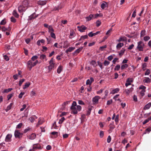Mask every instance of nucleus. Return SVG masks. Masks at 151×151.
Listing matches in <instances>:
<instances>
[{
    "label": "nucleus",
    "mask_w": 151,
    "mask_h": 151,
    "mask_svg": "<svg viewBox=\"0 0 151 151\" xmlns=\"http://www.w3.org/2000/svg\"><path fill=\"white\" fill-rule=\"evenodd\" d=\"M29 1L27 0H24L22 2V4L18 7V11L20 12L25 11L29 7Z\"/></svg>",
    "instance_id": "obj_1"
},
{
    "label": "nucleus",
    "mask_w": 151,
    "mask_h": 151,
    "mask_svg": "<svg viewBox=\"0 0 151 151\" xmlns=\"http://www.w3.org/2000/svg\"><path fill=\"white\" fill-rule=\"evenodd\" d=\"M49 65L48 66V69L49 72H50L53 69L55 66H56L54 63L53 58H52L49 62Z\"/></svg>",
    "instance_id": "obj_2"
},
{
    "label": "nucleus",
    "mask_w": 151,
    "mask_h": 151,
    "mask_svg": "<svg viewBox=\"0 0 151 151\" xmlns=\"http://www.w3.org/2000/svg\"><path fill=\"white\" fill-rule=\"evenodd\" d=\"M38 61L36 60L35 62H33L32 61L29 60L27 63V66L29 70H31L32 68L35 65L38 63Z\"/></svg>",
    "instance_id": "obj_3"
},
{
    "label": "nucleus",
    "mask_w": 151,
    "mask_h": 151,
    "mask_svg": "<svg viewBox=\"0 0 151 151\" xmlns=\"http://www.w3.org/2000/svg\"><path fill=\"white\" fill-rule=\"evenodd\" d=\"M137 47L139 51H142L145 47V44L142 41H140L137 42Z\"/></svg>",
    "instance_id": "obj_4"
},
{
    "label": "nucleus",
    "mask_w": 151,
    "mask_h": 151,
    "mask_svg": "<svg viewBox=\"0 0 151 151\" xmlns=\"http://www.w3.org/2000/svg\"><path fill=\"white\" fill-rule=\"evenodd\" d=\"M1 30L2 31L5 32L6 35L8 36L10 34V32L11 30V28L9 27L7 28H6L5 27H3L1 28Z\"/></svg>",
    "instance_id": "obj_5"
},
{
    "label": "nucleus",
    "mask_w": 151,
    "mask_h": 151,
    "mask_svg": "<svg viewBox=\"0 0 151 151\" xmlns=\"http://www.w3.org/2000/svg\"><path fill=\"white\" fill-rule=\"evenodd\" d=\"M23 134L21 133L19 131L16 129L14 132V136L16 138L20 139L22 137Z\"/></svg>",
    "instance_id": "obj_6"
},
{
    "label": "nucleus",
    "mask_w": 151,
    "mask_h": 151,
    "mask_svg": "<svg viewBox=\"0 0 151 151\" xmlns=\"http://www.w3.org/2000/svg\"><path fill=\"white\" fill-rule=\"evenodd\" d=\"M101 97L99 96H96L93 97L92 99V101L94 104H96L99 103V100L100 99Z\"/></svg>",
    "instance_id": "obj_7"
},
{
    "label": "nucleus",
    "mask_w": 151,
    "mask_h": 151,
    "mask_svg": "<svg viewBox=\"0 0 151 151\" xmlns=\"http://www.w3.org/2000/svg\"><path fill=\"white\" fill-rule=\"evenodd\" d=\"M42 149L41 146L39 144H34L33 145V150H35L37 149Z\"/></svg>",
    "instance_id": "obj_8"
},
{
    "label": "nucleus",
    "mask_w": 151,
    "mask_h": 151,
    "mask_svg": "<svg viewBox=\"0 0 151 151\" xmlns=\"http://www.w3.org/2000/svg\"><path fill=\"white\" fill-rule=\"evenodd\" d=\"M76 106H71L70 107V109L72 110V112L74 114H77L78 111L76 110Z\"/></svg>",
    "instance_id": "obj_9"
},
{
    "label": "nucleus",
    "mask_w": 151,
    "mask_h": 151,
    "mask_svg": "<svg viewBox=\"0 0 151 151\" xmlns=\"http://www.w3.org/2000/svg\"><path fill=\"white\" fill-rule=\"evenodd\" d=\"M12 137V135L10 134H8L6 136L5 140L6 142H9L11 140V137Z\"/></svg>",
    "instance_id": "obj_10"
},
{
    "label": "nucleus",
    "mask_w": 151,
    "mask_h": 151,
    "mask_svg": "<svg viewBox=\"0 0 151 151\" xmlns=\"http://www.w3.org/2000/svg\"><path fill=\"white\" fill-rule=\"evenodd\" d=\"M43 119L42 118H39L38 121L36 125V127H38L40 125L42 124L43 122Z\"/></svg>",
    "instance_id": "obj_11"
},
{
    "label": "nucleus",
    "mask_w": 151,
    "mask_h": 151,
    "mask_svg": "<svg viewBox=\"0 0 151 151\" xmlns=\"http://www.w3.org/2000/svg\"><path fill=\"white\" fill-rule=\"evenodd\" d=\"M70 102V101H68L63 103L62 105V107L61 108V109L63 110H64L65 108V105L67 104H69Z\"/></svg>",
    "instance_id": "obj_12"
},
{
    "label": "nucleus",
    "mask_w": 151,
    "mask_h": 151,
    "mask_svg": "<svg viewBox=\"0 0 151 151\" xmlns=\"http://www.w3.org/2000/svg\"><path fill=\"white\" fill-rule=\"evenodd\" d=\"M78 27L79 28V30L81 32H83L84 30H86L87 29V27L83 25L81 27L78 26Z\"/></svg>",
    "instance_id": "obj_13"
},
{
    "label": "nucleus",
    "mask_w": 151,
    "mask_h": 151,
    "mask_svg": "<svg viewBox=\"0 0 151 151\" xmlns=\"http://www.w3.org/2000/svg\"><path fill=\"white\" fill-rule=\"evenodd\" d=\"M93 108V106H89L88 108V110L87 111L86 115L87 116H88L90 115L91 111L92 109V108Z\"/></svg>",
    "instance_id": "obj_14"
},
{
    "label": "nucleus",
    "mask_w": 151,
    "mask_h": 151,
    "mask_svg": "<svg viewBox=\"0 0 151 151\" xmlns=\"http://www.w3.org/2000/svg\"><path fill=\"white\" fill-rule=\"evenodd\" d=\"M62 5L60 4L57 6L55 7L53 9V10L54 11L59 10L60 9H62Z\"/></svg>",
    "instance_id": "obj_15"
},
{
    "label": "nucleus",
    "mask_w": 151,
    "mask_h": 151,
    "mask_svg": "<svg viewBox=\"0 0 151 151\" xmlns=\"http://www.w3.org/2000/svg\"><path fill=\"white\" fill-rule=\"evenodd\" d=\"M125 50V49L124 48H122V49L120 50V52L119 53V55L120 58L121 57L124 55Z\"/></svg>",
    "instance_id": "obj_16"
},
{
    "label": "nucleus",
    "mask_w": 151,
    "mask_h": 151,
    "mask_svg": "<svg viewBox=\"0 0 151 151\" xmlns=\"http://www.w3.org/2000/svg\"><path fill=\"white\" fill-rule=\"evenodd\" d=\"M94 17V15L90 14L88 17L86 18L87 21H89L92 18Z\"/></svg>",
    "instance_id": "obj_17"
},
{
    "label": "nucleus",
    "mask_w": 151,
    "mask_h": 151,
    "mask_svg": "<svg viewBox=\"0 0 151 151\" xmlns=\"http://www.w3.org/2000/svg\"><path fill=\"white\" fill-rule=\"evenodd\" d=\"M75 48L74 47H69L68 49H67L65 51V52L67 53L68 52H70L73 50L75 49Z\"/></svg>",
    "instance_id": "obj_18"
},
{
    "label": "nucleus",
    "mask_w": 151,
    "mask_h": 151,
    "mask_svg": "<svg viewBox=\"0 0 151 151\" xmlns=\"http://www.w3.org/2000/svg\"><path fill=\"white\" fill-rule=\"evenodd\" d=\"M151 106V103L150 102L145 105L144 108V110L148 109L150 108Z\"/></svg>",
    "instance_id": "obj_19"
},
{
    "label": "nucleus",
    "mask_w": 151,
    "mask_h": 151,
    "mask_svg": "<svg viewBox=\"0 0 151 151\" xmlns=\"http://www.w3.org/2000/svg\"><path fill=\"white\" fill-rule=\"evenodd\" d=\"M63 66L62 65H60L57 69V71L58 73L60 74L61 71L63 70Z\"/></svg>",
    "instance_id": "obj_20"
},
{
    "label": "nucleus",
    "mask_w": 151,
    "mask_h": 151,
    "mask_svg": "<svg viewBox=\"0 0 151 151\" xmlns=\"http://www.w3.org/2000/svg\"><path fill=\"white\" fill-rule=\"evenodd\" d=\"M133 88H131L129 89H125L124 91V92L126 93L127 95H128L130 92H131L133 90Z\"/></svg>",
    "instance_id": "obj_21"
},
{
    "label": "nucleus",
    "mask_w": 151,
    "mask_h": 151,
    "mask_svg": "<svg viewBox=\"0 0 151 151\" xmlns=\"http://www.w3.org/2000/svg\"><path fill=\"white\" fill-rule=\"evenodd\" d=\"M83 48V47H80L78 49L74 52V55H75V54L77 55L82 50Z\"/></svg>",
    "instance_id": "obj_22"
},
{
    "label": "nucleus",
    "mask_w": 151,
    "mask_h": 151,
    "mask_svg": "<svg viewBox=\"0 0 151 151\" xmlns=\"http://www.w3.org/2000/svg\"><path fill=\"white\" fill-rule=\"evenodd\" d=\"M36 137V135L35 133H32L29 136V138L30 139H34Z\"/></svg>",
    "instance_id": "obj_23"
},
{
    "label": "nucleus",
    "mask_w": 151,
    "mask_h": 151,
    "mask_svg": "<svg viewBox=\"0 0 151 151\" xmlns=\"http://www.w3.org/2000/svg\"><path fill=\"white\" fill-rule=\"evenodd\" d=\"M119 88H116L114 89L113 90L110 92V94H114L117 93L119 91Z\"/></svg>",
    "instance_id": "obj_24"
},
{
    "label": "nucleus",
    "mask_w": 151,
    "mask_h": 151,
    "mask_svg": "<svg viewBox=\"0 0 151 151\" xmlns=\"http://www.w3.org/2000/svg\"><path fill=\"white\" fill-rule=\"evenodd\" d=\"M127 40V38L125 37H121L119 38V39L118 40L119 42L121 41H124Z\"/></svg>",
    "instance_id": "obj_25"
},
{
    "label": "nucleus",
    "mask_w": 151,
    "mask_h": 151,
    "mask_svg": "<svg viewBox=\"0 0 151 151\" xmlns=\"http://www.w3.org/2000/svg\"><path fill=\"white\" fill-rule=\"evenodd\" d=\"M35 13L34 12L29 17V20H32L33 19H35Z\"/></svg>",
    "instance_id": "obj_26"
},
{
    "label": "nucleus",
    "mask_w": 151,
    "mask_h": 151,
    "mask_svg": "<svg viewBox=\"0 0 151 151\" xmlns=\"http://www.w3.org/2000/svg\"><path fill=\"white\" fill-rule=\"evenodd\" d=\"M124 45L123 43H119L116 45V47L118 50H119L120 48Z\"/></svg>",
    "instance_id": "obj_27"
},
{
    "label": "nucleus",
    "mask_w": 151,
    "mask_h": 151,
    "mask_svg": "<svg viewBox=\"0 0 151 151\" xmlns=\"http://www.w3.org/2000/svg\"><path fill=\"white\" fill-rule=\"evenodd\" d=\"M88 38V36L87 35L82 36L79 41L83 40L86 39H87Z\"/></svg>",
    "instance_id": "obj_28"
},
{
    "label": "nucleus",
    "mask_w": 151,
    "mask_h": 151,
    "mask_svg": "<svg viewBox=\"0 0 151 151\" xmlns=\"http://www.w3.org/2000/svg\"><path fill=\"white\" fill-rule=\"evenodd\" d=\"M114 122H113L112 123H111L109 125V127L110 128L109 130H111L115 128V126L114 125Z\"/></svg>",
    "instance_id": "obj_29"
},
{
    "label": "nucleus",
    "mask_w": 151,
    "mask_h": 151,
    "mask_svg": "<svg viewBox=\"0 0 151 151\" xmlns=\"http://www.w3.org/2000/svg\"><path fill=\"white\" fill-rule=\"evenodd\" d=\"M13 105V104L12 103H11L10 104L7 106L6 109H5L6 111V112H7L9 110H10L11 109V107Z\"/></svg>",
    "instance_id": "obj_30"
},
{
    "label": "nucleus",
    "mask_w": 151,
    "mask_h": 151,
    "mask_svg": "<svg viewBox=\"0 0 151 151\" xmlns=\"http://www.w3.org/2000/svg\"><path fill=\"white\" fill-rule=\"evenodd\" d=\"M144 82L148 83L150 82V79L148 77H147L144 80Z\"/></svg>",
    "instance_id": "obj_31"
},
{
    "label": "nucleus",
    "mask_w": 151,
    "mask_h": 151,
    "mask_svg": "<svg viewBox=\"0 0 151 151\" xmlns=\"http://www.w3.org/2000/svg\"><path fill=\"white\" fill-rule=\"evenodd\" d=\"M151 120V117H148L147 119L145 120L144 121L142 124H145L149 122V121Z\"/></svg>",
    "instance_id": "obj_32"
},
{
    "label": "nucleus",
    "mask_w": 151,
    "mask_h": 151,
    "mask_svg": "<svg viewBox=\"0 0 151 151\" xmlns=\"http://www.w3.org/2000/svg\"><path fill=\"white\" fill-rule=\"evenodd\" d=\"M145 30H142L140 33V37H143L145 35Z\"/></svg>",
    "instance_id": "obj_33"
},
{
    "label": "nucleus",
    "mask_w": 151,
    "mask_h": 151,
    "mask_svg": "<svg viewBox=\"0 0 151 151\" xmlns=\"http://www.w3.org/2000/svg\"><path fill=\"white\" fill-rule=\"evenodd\" d=\"M13 14L16 17H17V18L18 17L19 15L17 13V11L16 10H14L13 12Z\"/></svg>",
    "instance_id": "obj_34"
},
{
    "label": "nucleus",
    "mask_w": 151,
    "mask_h": 151,
    "mask_svg": "<svg viewBox=\"0 0 151 151\" xmlns=\"http://www.w3.org/2000/svg\"><path fill=\"white\" fill-rule=\"evenodd\" d=\"M128 67V65L127 64H123L121 66V69L122 70H123L125 68H127Z\"/></svg>",
    "instance_id": "obj_35"
},
{
    "label": "nucleus",
    "mask_w": 151,
    "mask_h": 151,
    "mask_svg": "<svg viewBox=\"0 0 151 151\" xmlns=\"http://www.w3.org/2000/svg\"><path fill=\"white\" fill-rule=\"evenodd\" d=\"M96 35L95 33H93L92 32H89L88 34V36L90 37H92Z\"/></svg>",
    "instance_id": "obj_36"
},
{
    "label": "nucleus",
    "mask_w": 151,
    "mask_h": 151,
    "mask_svg": "<svg viewBox=\"0 0 151 151\" xmlns=\"http://www.w3.org/2000/svg\"><path fill=\"white\" fill-rule=\"evenodd\" d=\"M98 65L100 67L101 69H102L103 68V64L101 62H99V61H98L97 62Z\"/></svg>",
    "instance_id": "obj_37"
},
{
    "label": "nucleus",
    "mask_w": 151,
    "mask_h": 151,
    "mask_svg": "<svg viewBox=\"0 0 151 151\" xmlns=\"http://www.w3.org/2000/svg\"><path fill=\"white\" fill-rule=\"evenodd\" d=\"M38 57L37 55H35L32 57L31 58V60L33 61H35V60H36L38 58Z\"/></svg>",
    "instance_id": "obj_38"
},
{
    "label": "nucleus",
    "mask_w": 151,
    "mask_h": 151,
    "mask_svg": "<svg viewBox=\"0 0 151 151\" xmlns=\"http://www.w3.org/2000/svg\"><path fill=\"white\" fill-rule=\"evenodd\" d=\"M151 131V128H147L146 129L144 134H146L147 133H148Z\"/></svg>",
    "instance_id": "obj_39"
},
{
    "label": "nucleus",
    "mask_w": 151,
    "mask_h": 151,
    "mask_svg": "<svg viewBox=\"0 0 151 151\" xmlns=\"http://www.w3.org/2000/svg\"><path fill=\"white\" fill-rule=\"evenodd\" d=\"M65 120V118L64 117H63L61 118L60 119L58 123L59 124H61L63 122L64 120Z\"/></svg>",
    "instance_id": "obj_40"
},
{
    "label": "nucleus",
    "mask_w": 151,
    "mask_h": 151,
    "mask_svg": "<svg viewBox=\"0 0 151 151\" xmlns=\"http://www.w3.org/2000/svg\"><path fill=\"white\" fill-rule=\"evenodd\" d=\"M12 90V88H9L8 89H5L4 91H3V93H8V92L11 91Z\"/></svg>",
    "instance_id": "obj_41"
},
{
    "label": "nucleus",
    "mask_w": 151,
    "mask_h": 151,
    "mask_svg": "<svg viewBox=\"0 0 151 151\" xmlns=\"http://www.w3.org/2000/svg\"><path fill=\"white\" fill-rule=\"evenodd\" d=\"M91 63L94 67H96V63L95 60H92L91 62Z\"/></svg>",
    "instance_id": "obj_42"
},
{
    "label": "nucleus",
    "mask_w": 151,
    "mask_h": 151,
    "mask_svg": "<svg viewBox=\"0 0 151 151\" xmlns=\"http://www.w3.org/2000/svg\"><path fill=\"white\" fill-rule=\"evenodd\" d=\"M30 85V83H26L24 85V86L23 87V89H25L28 88Z\"/></svg>",
    "instance_id": "obj_43"
},
{
    "label": "nucleus",
    "mask_w": 151,
    "mask_h": 151,
    "mask_svg": "<svg viewBox=\"0 0 151 151\" xmlns=\"http://www.w3.org/2000/svg\"><path fill=\"white\" fill-rule=\"evenodd\" d=\"M119 118V115H117L116 116V118H115V121L116 122V124H117L116 123H117L118 122Z\"/></svg>",
    "instance_id": "obj_44"
},
{
    "label": "nucleus",
    "mask_w": 151,
    "mask_h": 151,
    "mask_svg": "<svg viewBox=\"0 0 151 151\" xmlns=\"http://www.w3.org/2000/svg\"><path fill=\"white\" fill-rule=\"evenodd\" d=\"M51 134L52 135H55V137H56L58 136V133L56 132H53L51 133Z\"/></svg>",
    "instance_id": "obj_45"
},
{
    "label": "nucleus",
    "mask_w": 151,
    "mask_h": 151,
    "mask_svg": "<svg viewBox=\"0 0 151 151\" xmlns=\"http://www.w3.org/2000/svg\"><path fill=\"white\" fill-rule=\"evenodd\" d=\"M29 120L32 123L34 122L35 120V118L32 116L29 118Z\"/></svg>",
    "instance_id": "obj_46"
},
{
    "label": "nucleus",
    "mask_w": 151,
    "mask_h": 151,
    "mask_svg": "<svg viewBox=\"0 0 151 151\" xmlns=\"http://www.w3.org/2000/svg\"><path fill=\"white\" fill-rule=\"evenodd\" d=\"M120 68V65H118L116 66V67L114 68V70L118 71L119 70Z\"/></svg>",
    "instance_id": "obj_47"
},
{
    "label": "nucleus",
    "mask_w": 151,
    "mask_h": 151,
    "mask_svg": "<svg viewBox=\"0 0 151 151\" xmlns=\"http://www.w3.org/2000/svg\"><path fill=\"white\" fill-rule=\"evenodd\" d=\"M104 132L101 131L100 132L99 136L100 137L102 138L104 136Z\"/></svg>",
    "instance_id": "obj_48"
},
{
    "label": "nucleus",
    "mask_w": 151,
    "mask_h": 151,
    "mask_svg": "<svg viewBox=\"0 0 151 151\" xmlns=\"http://www.w3.org/2000/svg\"><path fill=\"white\" fill-rule=\"evenodd\" d=\"M24 81V79H21L19 81V85L21 86L22 84V83Z\"/></svg>",
    "instance_id": "obj_49"
},
{
    "label": "nucleus",
    "mask_w": 151,
    "mask_h": 151,
    "mask_svg": "<svg viewBox=\"0 0 151 151\" xmlns=\"http://www.w3.org/2000/svg\"><path fill=\"white\" fill-rule=\"evenodd\" d=\"M109 64L110 62L106 60H105L104 63V64L105 66H107Z\"/></svg>",
    "instance_id": "obj_50"
},
{
    "label": "nucleus",
    "mask_w": 151,
    "mask_h": 151,
    "mask_svg": "<svg viewBox=\"0 0 151 151\" xmlns=\"http://www.w3.org/2000/svg\"><path fill=\"white\" fill-rule=\"evenodd\" d=\"M46 58V56L45 55L42 54L40 56V58L41 60H43Z\"/></svg>",
    "instance_id": "obj_51"
},
{
    "label": "nucleus",
    "mask_w": 151,
    "mask_h": 151,
    "mask_svg": "<svg viewBox=\"0 0 151 151\" xmlns=\"http://www.w3.org/2000/svg\"><path fill=\"white\" fill-rule=\"evenodd\" d=\"M23 124L22 123H20L17 125L16 127V128L20 129L22 126Z\"/></svg>",
    "instance_id": "obj_52"
},
{
    "label": "nucleus",
    "mask_w": 151,
    "mask_h": 151,
    "mask_svg": "<svg viewBox=\"0 0 151 151\" xmlns=\"http://www.w3.org/2000/svg\"><path fill=\"white\" fill-rule=\"evenodd\" d=\"M150 73V70L149 69H147L145 73V75H149Z\"/></svg>",
    "instance_id": "obj_53"
},
{
    "label": "nucleus",
    "mask_w": 151,
    "mask_h": 151,
    "mask_svg": "<svg viewBox=\"0 0 151 151\" xmlns=\"http://www.w3.org/2000/svg\"><path fill=\"white\" fill-rule=\"evenodd\" d=\"M48 29L49 31V32L54 31V30L52 28V27L51 26H49V27H48Z\"/></svg>",
    "instance_id": "obj_54"
},
{
    "label": "nucleus",
    "mask_w": 151,
    "mask_h": 151,
    "mask_svg": "<svg viewBox=\"0 0 151 151\" xmlns=\"http://www.w3.org/2000/svg\"><path fill=\"white\" fill-rule=\"evenodd\" d=\"M133 79L132 78H129L126 81V82H129L130 83L133 82Z\"/></svg>",
    "instance_id": "obj_55"
},
{
    "label": "nucleus",
    "mask_w": 151,
    "mask_h": 151,
    "mask_svg": "<svg viewBox=\"0 0 151 151\" xmlns=\"http://www.w3.org/2000/svg\"><path fill=\"white\" fill-rule=\"evenodd\" d=\"M150 39V37L149 36H146L144 37V40L145 41H147Z\"/></svg>",
    "instance_id": "obj_56"
},
{
    "label": "nucleus",
    "mask_w": 151,
    "mask_h": 151,
    "mask_svg": "<svg viewBox=\"0 0 151 151\" xmlns=\"http://www.w3.org/2000/svg\"><path fill=\"white\" fill-rule=\"evenodd\" d=\"M82 107L80 105H77V111H81V109Z\"/></svg>",
    "instance_id": "obj_57"
},
{
    "label": "nucleus",
    "mask_w": 151,
    "mask_h": 151,
    "mask_svg": "<svg viewBox=\"0 0 151 151\" xmlns=\"http://www.w3.org/2000/svg\"><path fill=\"white\" fill-rule=\"evenodd\" d=\"M50 36L52 38H53L54 39H55V38H56L55 35L54 33H53L52 32H50Z\"/></svg>",
    "instance_id": "obj_58"
},
{
    "label": "nucleus",
    "mask_w": 151,
    "mask_h": 151,
    "mask_svg": "<svg viewBox=\"0 0 151 151\" xmlns=\"http://www.w3.org/2000/svg\"><path fill=\"white\" fill-rule=\"evenodd\" d=\"M6 23L5 20L4 19L2 20L0 23V25H4Z\"/></svg>",
    "instance_id": "obj_59"
},
{
    "label": "nucleus",
    "mask_w": 151,
    "mask_h": 151,
    "mask_svg": "<svg viewBox=\"0 0 151 151\" xmlns=\"http://www.w3.org/2000/svg\"><path fill=\"white\" fill-rule=\"evenodd\" d=\"M101 24V22L99 20H97L96 22V26L97 27L99 26Z\"/></svg>",
    "instance_id": "obj_60"
},
{
    "label": "nucleus",
    "mask_w": 151,
    "mask_h": 151,
    "mask_svg": "<svg viewBox=\"0 0 151 151\" xmlns=\"http://www.w3.org/2000/svg\"><path fill=\"white\" fill-rule=\"evenodd\" d=\"M24 92H21L19 94L18 97L19 99H21L23 95L24 94Z\"/></svg>",
    "instance_id": "obj_61"
},
{
    "label": "nucleus",
    "mask_w": 151,
    "mask_h": 151,
    "mask_svg": "<svg viewBox=\"0 0 151 151\" xmlns=\"http://www.w3.org/2000/svg\"><path fill=\"white\" fill-rule=\"evenodd\" d=\"M91 82L89 79H88L86 81V84L89 85V86H91Z\"/></svg>",
    "instance_id": "obj_62"
},
{
    "label": "nucleus",
    "mask_w": 151,
    "mask_h": 151,
    "mask_svg": "<svg viewBox=\"0 0 151 151\" xmlns=\"http://www.w3.org/2000/svg\"><path fill=\"white\" fill-rule=\"evenodd\" d=\"M63 137L64 139L67 138L69 136V134H63Z\"/></svg>",
    "instance_id": "obj_63"
},
{
    "label": "nucleus",
    "mask_w": 151,
    "mask_h": 151,
    "mask_svg": "<svg viewBox=\"0 0 151 151\" xmlns=\"http://www.w3.org/2000/svg\"><path fill=\"white\" fill-rule=\"evenodd\" d=\"M11 21L12 22H15L16 21V19L13 17H12L11 18Z\"/></svg>",
    "instance_id": "obj_64"
}]
</instances>
